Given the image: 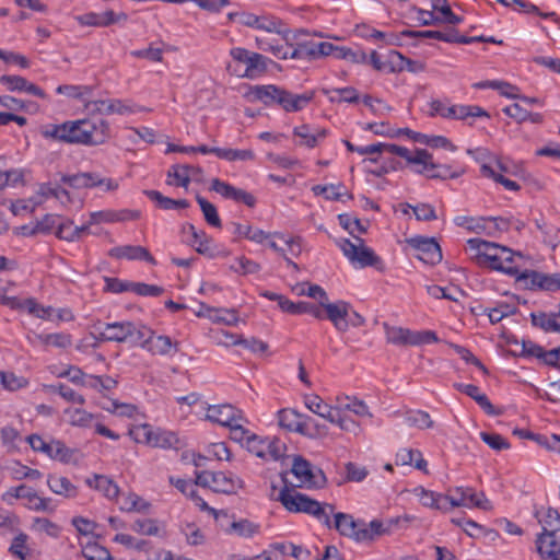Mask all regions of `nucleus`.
<instances>
[{"label": "nucleus", "mask_w": 560, "mask_h": 560, "mask_svg": "<svg viewBox=\"0 0 560 560\" xmlns=\"http://www.w3.org/2000/svg\"><path fill=\"white\" fill-rule=\"evenodd\" d=\"M282 480L284 487L280 491L278 500L289 512L310 514L326 527L335 528L341 536L351 538L357 542L374 541L386 532L383 529L380 520L366 523L363 520H354L351 514L335 513L332 504L320 503L306 494L290 489L287 485L285 475H282Z\"/></svg>", "instance_id": "f257e3e1"}, {"label": "nucleus", "mask_w": 560, "mask_h": 560, "mask_svg": "<svg viewBox=\"0 0 560 560\" xmlns=\"http://www.w3.org/2000/svg\"><path fill=\"white\" fill-rule=\"evenodd\" d=\"M467 249L479 266L504 272L517 279L525 267V257L520 252L490 243L481 238H469Z\"/></svg>", "instance_id": "f03ea898"}, {"label": "nucleus", "mask_w": 560, "mask_h": 560, "mask_svg": "<svg viewBox=\"0 0 560 560\" xmlns=\"http://www.w3.org/2000/svg\"><path fill=\"white\" fill-rule=\"evenodd\" d=\"M249 95L253 101L262 102L267 106L277 103L287 112L303 109L314 97L313 92L293 94L276 85H256Z\"/></svg>", "instance_id": "7ed1b4c3"}, {"label": "nucleus", "mask_w": 560, "mask_h": 560, "mask_svg": "<svg viewBox=\"0 0 560 560\" xmlns=\"http://www.w3.org/2000/svg\"><path fill=\"white\" fill-rule=\"evenodd\" d=\"M98 341L128 342L137 346L139 340L148 334L147 326L132 322H114L95 325Z\"/></svg>", "instance_id": "20e7f679"}, {"label": "nucleus", "mask_w": 560, "mask_h": 560, "mask_svg": "<svg viewBox=\"0 0 560 560\" xmlns=\"http://www.w3.org/2000/svg\"><path fill=\"white\" fill-rule=\"evenodd\" d=\"M138 212H130L129 217H122L119 212H91L89 224L73 225L72 221L58 223L56 236L60 240L73 242L86 234H96L91 231V225L100 222H118L124 220L138 219Z\"/></svg>", "instance_id": "39448f33"}, {"label": "nucleus", "mask_w": 560, "mask_h": 560, "mask_svg": "<svg viewBox=\"0 0 560 560\" xmlns=\"http://www.w3.org/2000/svg\"><path fill=\"white\" fill-rule=\"evenodd\" d=\"M196 485L218 493L233 494L243 488L244 482L232 472L203 470L196 472Z\"/></svg>", "instance_id": "423d86ee"}, {"label": "nucleus", "mask_w": 560, "mask_h": 560, "mask_svg": "<svg viewBox=\"0 0 560 560\" xmlns=\"http://www.w3.org/2000/svg\"><path fill=\"white\" fill-rule=\"evenodd\" d=\"M230 56L233 60L246 66L244 72L240 73L237 70H234L233 73L247 79H256L266 73L268 63L271 62V60L266 56L258 52H252L242 47L232 48L230 50Z\"/></svg>", "instance_id": "0eeeda50"}, {"label": "nucleus", "mask_w": 560, "mask_h": 560, "mask_svg": "<svg viewBox=\"0 0 560 560\" xmlns=\"http://www.w3.org/2000/svg\"><path fill=\"white\" fill-rule=\"evenodd\" d=\"M457 225L477 234L494 235L508 230V222L500 217L459 215L455 218Z\"/></svg>", "instance_id": "6e6552de"}, {"label": "nucleus", "mask_w": 560, "mask_h": 560, "mask_svg": "<svg viewBox=\"0 0 560 560\" xmlns=\"http://www.w3.org/2000/svg\"><path fill=\"white\" fill-rule=\"evenodd\" d=\"M291 472L298 479L296 487L322 488L326 483V477L322 469L315 468L301 455H295L292 462Z\"/></svg>", "instance_id": "1a4fd4ad"}, {"label": "nucleus", "mask_w": 560, "mask_h": 560, "mask_svg": "<svg viewBox=\"0 0 560 560\" xmlns=\"http://www.w3.org/2000/svg\"><path fill=\"white\" fill-rule=\"evenodd\" d=\"M339 247L352 265L361 268L375 266L380 261L375 253L363 245V240L360 237H355V242L343 238L339 242Z\"/></svg>", "instance_id": "9d476101"}, {"label": "nucleus", "mask_w": 560, "mask_h": 560, "mask_svg": "<svg viewBox=\"0 0 560 560\" xmlns=\"http://www.w3.org/2000/svg\"><path fill=\"white\" fill-rule=\"evenodd\" d=\"M432 115H440L443 118L460 119L474 117H488V113L479 106L470 105H446L441 101H432L430 104Z\"/></svg>", "instance_id": "9b49d317"}, {"label": "nucleus", "mask_w": 560, "mask_h": 560, "mask_svg": "<svg viewBox=\"0 0 560 560\" xmlns=\"http://www.w3.org/2000/svg\"><path fill=\"white\" fill-rule=\"evenodd\" d=\"M517 282L522 283L524 288L529 290H546V291H558L560 290V275H546L542 272L522 269L520 276H517Z\"/></svg>", "instance_id": "f8f14e48"}, {"label": "nucleus", "mask_w": 560, "mask_h": 560, "mask_svg": "<svg viewBox=\"0 0 560 560\" xmlns=\"http://www.w3.org/2000/svg\"><path fill=\"white\" fill-rule=\"evenodd\" d=\"M407 242L417 252L415 256L421 261L435 265L442 260V250L433 238L416 236L407 240Z\"/></svg>", "instance_id": "ddd939ff"}, {"label": "nucleus", "mask_w": 560, "mask_h": 560, "mask_svg": "<svg viewBox=\"0 0 560 560\" xmlns=\"http://www.w3.org/2000/svg\"><path fill=\"white\" fill-rule=\"evenodd\" d=\"M137 441L145 442L153 447L170 448L177 444L178 439L173 432L153 429L148 424L137 431Z\"/></svg>", "instance_id": "4468645a"}, {"label": "nucleus", "mask_w": 560, "mask_h": 560, "mask_svg": "<svg viewBox=\"0 0 560 560\" xmlns=\"http://www.w3.org/2000/svg\"><path fill=\"white\" fill-rule=\"evenodd\" d=\"M61 182L68 184L72 188H92L103 187L104 190H113L116 188V184L109 178H101L94 173H79L74 175H62Z\"/></svg>", "instance_id": "2eb2a0df"}, {"label": "nucleus", "mask_w": 560, "mask_h": 560, "mask_svg": "<svg viewBox=\"0 0 560 560\" xmlns=\"http://www.w3.org/2000/svg\"><path fill=\"white\" fill-rule=\"evenodd\" d=\"M83 119V128L88 133V145H101L112 137L109 122L104 118L86 117Z\"/></svg>", "instance_id": "dca6fc26"}, {"label": "nucleus", "mask_w": 560, "mask_h": 560, "mask_svg": "<svg viewBox=\"0 0 560 560\" xmlns=\"http://www.w3.org/2000/svg\"><path fill=\"white\" fill-rule=\"evenodd\" d=\"M211 189L225 199L234 200L236 203L244 205L248 208L256 206V197L244 190L236 188L229 183L222 182L219 178H214L211 183Z\"/></svg>", "instance_id": "f3484780"}, {"label": "nucleus", "mask_w": 560, "mask_h": 560, "mask_svg": "<svg viewBox=\"0 0 560 560\" xmlns=\"http://www.w3.org/2000/svg\"><path fill=\"white\" fill-rule=\"evenodd\" d=\"M326 313V318L329 319L334 327L340 331L345 332L349 328L348 317L351 305L342 300H339L335 303H323L322 306Z\"/></svg>", "instance_id": "a211bd4d"}, {"label": "nucleus", "mask_w": 560, "mask_h": 560, "mask_svg": "<svg viewBox=\"0 0 560 560\" xmlns=\"http://www.w3.org/2000/svg\"><path fill=\"white\" fill-rule=\"evenodd\" d=\"M207 419L223 427L232 425L235 421H242V411L230 404L209 406Z\"/></svg>", "instance_id": "6ab92c4d"}, {"label": "nucleus", "mask_w": 560, "mask_h": 560, "mask_svg": "<svg viewBox=\"0 0 560 560\" xmlns=\"http://www.w3.org/2000/svg\"><path fill=\"white\" fill-rule=\"evenodd\" d=\"M147 330L148 334L143 335V338L139 340L137 346H140L152 354L158 355H167L172 352L173 341L168 336H155L154 331L149 327H147Z\"/></svg>", "instance_id": "aec40b11"}, {"label": "nucleus", "mask_w": 560, "mask_h": 560, "mask_svg": "<svg viewBox=\"0 0 560 560\" xmlns=\"http://www.w3.org/2000/svg\"><path fill=\"white\" fill-rule=\"evenodd\" d=\"M128 16L126 13L121 12L117 14L112 10L102 13L90 12L77 18L81 25L96 27H104L115 23L126 22Z\"/></svg>", "instance_id": "412c9836"}, {"label": "nucleus", "mask_w": 560, "mask_h": 560, "mask_svg": "<svg viewBox=\"0 0 560 560\" xmlns=\"http://www.w3.org/2000/svg\"><path fill=\"white\" fill-rule=\"evenodd\" d=\"M536 550L542 560H560V537L555 533H540L536 538Z\"/></svg>", "instance_id": "4be33fe9"}, {"label": "nucleus", "mask_w": 560, "mask_h": 560, "mask_svg": "<svg viewBox=\"0 0 560 560\" xmlns=\"http://www.w3.org/2000/svg\"><path fill=\"white\" fill-rule=\"evenodd\" d=\"M454 387L472 398L487 415L499 416L502 413V409L494 407L487 395L480 392L478 386L472 384L455 383Z\"/></svg>", "instance_id": "5701e85b"}, {"label": "nucleus", "mask_w": 560, "mask_h": 560, "mask_svg": "<svg viewBox=\"0 0 560 560\" xmlns=\"http://www.w3.org/2000/svg\"><path fill=\"white\" fill-rule=\"evenodd\" d=\"M278 423L281 428L291 432L308 434L307 422L304 416L293 409H281L278 411Z\"/></svg>", "instance_id": "b1692460"}, {"label": "nucleus", "mask_w": 560, "mask_h": 560, "mask_svg": "<svg viewBox=\"0 0 560 560\" xmlns=\"http://www.w3.org/2000/svg\"><path fill=\"white\" fill-rule=\"evenodd\" d=\"M198 316L208 317L211 322L234 326L238 322L237 312L234 308H215L203 303L200 304Z\"/></svg>", "instance_id": "393cba45"}, {"label": "nucleus", "mask_w": 560, "mask_h": 560, "mask_svg": "<svg viewBox=\"0 0 560 560\" xmlns=\"http://www.w3.org/2000/svg\"><path fill=\"white\" fill-rule=\"evenodd\" d=\"M0 83L4 84L9 91H25L39 98H47V94L43 89L20 75H0Z\"/></svg>", "instance_id": "a878e982"}, {"label": "nucleus", "mask_w": 560, "mask_h": 560, "mask_svg": "<svg viewBox=\"0 0 560 560\" xmlns=\"http://www.w3.org/2000/svg\"><path fill=\"white\" fill-rule=\"evenodd\" d=\"M58 225V218L54 213H46L42 220L30 222L18 228V233L22 236H34L37 234H47Z\"/></svg>", "instance_id": "bb28decb"}, {"label": "nucleus", "mask_w": 560, "mask_h": 560, "mask_svg": "<svg viewBox=\"0 0 560 560\" xmlns=\"http://www.w3.org/2000/svg\"><path fill=\"white\" fill-rule=\"evenodd\" d=\"M109 256L114 258H126L129 260H145L152 265H155V259L149 253L145 247L139 245H125L113 247L109 250Z\"/></svg>", "instance_id": "cd10ccee"}, {"label": "nucleus", "mask_w": 560, "mask_h": 560, "mask_svg": "<svg viewBox=\"0 0 560 560\" xmlns=\"http://www.w3.org/2000/svg\"><path fill=\"white\" fill-rule=\"evenodd\" d=\"M293 135L299 137L300 145L315 148L319 141L326 138L327 130L324 128H312L310 125H302L293 129Z\"/></svg>", "instance_id": "c85d7f7f"}, {"label": "nucleus", "mask_w": 560, "mask_h": 560, "mask_svg": "<svg viewBox=\"0 0 560 560\" xmlns=\"http://www.w3.org/2000/svg\"><path fill=\"white\" fill-rule=\"evenodd\" d=\"M54 198L60 201L63 207L73 205L69 191L60 187H52L50 184H43L39 186L35 206L42 205L44 199Z\"/></svg>", "instance_id": "c756f323"}, {"label": "nucleus", "mask_w": 560, "mask_h": 560, "mask_svg": "<svg viewBox=\"0 0 560 560\" xmlns=\"http://www.w3.org/2000/svg\"><path fill=\"white\" fill-rule=\"evenodd\" d=\"M383 328L385 330L386 341L388 343H393L395 346H413V330L390 326L387 323L383 324Z\"/></svg>", "instance_id": "7c9ffc66"}, {"label": "nucleus", "mask_w": 560, "mask_h": 560, "mask_svg": "<svg viewBox=\"0 0 560 560\" xmlns=\"http://www.w3.org/2000/svg\"><path fill=\"white\" fill-rule=\"evenodd\" d=\"M396 155L404 158L408 164L415 167L413 171L416 168H421L422 165H424V168L433 167V165L431 164L432 154L424 149H417L415 152H411L405 147H399V150L396 153Z\"/></svg>", "instance_id": "2f4dec72"}, {"label": "nucleus", "mask_w": 560, "mask_h": 560, "mask_svg": "<svg viewBox=\"0 0 560 560\" xmlns=\"http://www.w3.org/2000/svg\"><path fill=\"white\" fill-rule=\"evenodd\" d=\"M396 155L404 158L408 164L415 167L413 171L416 168H421L422 165H424V168L433 167V165L431 164L432 154L424 149H417L415 152H411L405 147H399V150L396 153Z\"/></svg>", "instance_id": "473e14b6"}, {"label": "nucleus", "mask_w": 560, "mask_h": 560, "mask_svg": "<svg viewBox=\"0 0 560 560\" xmlns=\"http://www.w3.org/2000/svg\"><path fill=\"white\" fill-rule=\"evenodd\" d=\"M47 485L54 493L65 498H75L78 495V488L67 477L49 475Z\"/></svg>", "instance_id": "72a5a7b5"}, {"label": "nucleus", "mask_w": 560, "mask_h": 560, "mask_svg": "<svg viewBox=\"0 0 560 560\" xmlns=\"http://www.w3.org/2000/svg\"><path fill=\"white\" fill-rule=\"evenodd\" d=\"M199 168L190 165H173L167 172V184L177 187H187L190 182V174Z\"/></svg>", "instance_id": "f704fd0d"}, {"label": "nucleus", "mask_w": 560, "mask_h": 560, "mask_svg": "<svg viewBox=\"0 0 560 560\" xmlns=\"http://www.w3.org/2000/svg\"><path fill=\"white\" fill-rule=\"evenodd\" d=\"M83 455L78 448H70L63 442L55 441V450L51 459L59 460L63 464L78 465Z\"/></svg>", "instance_id": "c9c22d12"}, {"label": "nucleus", "mask_w": 560, "mask_h": 560, "mask_svg": "<svg viewBox=\"0 0 560 560\" xmlns=\"http://www.w3.org/2000/svg\"><path fill=\"white\" fill-rule=\"evenodd\" d=\"M66 143L88 145V133L83 128V119L65 121Z\"/></svg>", "instance_id": "e433bc0d"}, {"label": "nucleus", "mask_w": 560, "mask_h": 560, "mask_svg": "<svg viewBox=\"0 0 560 560\" xmlns=\"http://www.w3.org/2000/svg\"><path fill=\"white\" fill-rule=\"evenodd\" d=\"M305 406L317 416L328 420L329 422L334 421L335 412L337 411V406L332 407L326 404L318 395H311L305 397Z\"/></svg>", "instance_id": "4c0bfd02"}, {"label": "nucleus", "mask_w": 560, "mask_h": 560, "mask_svg": "<svg viewBox=\"0 0 560 560\" xmlns=\"http://www.w3.org/2000/svg\"><path fill=\"white\" fill-rule=\"evenodd\" d=\"M468 154H470L478 163H480V172L483 176L490 177L495 175V170L492 164L497 155H493L489 150L485 148L468 150Z\"/></svg>", "instance_id": "58836bf2"}, {"label": "nucleus", "mask_w": 560, "mask_h": 560, "mask_svg": "<svg viewBox=\"0 0 560 560\" xmlns=\"http://www.w3.org/2000/svg\"><path fill=\"white\" fill-rule=\"evenodd\" d=\"M186 231H190V237H186V242L192 246L197 245L198 253L207 254L210 250L209 240L203 231L197 230L192 224H185L182 229L183 235H186Z\"/></svg>", "instance_id": "ea45409f"}, {"label": "nucleus", "mask_w": 560, "mask_h": 560, "mask_svg": "<svg viewBox=\"0 0 560 560\" xmlns=\"http://www.w3.org/2000/svg\"><path fill=\"white\" fill-rule=\"evenodd\" d=\"M260 526L249 520L233 521L224 528L228 534H235L243 538H250L259 532Z\"/></svg>", "instance_id": "a19ab883"}, {"label": "nucleus", "mask_w": 560, "mask_h": 560, "mask_svg": "<svg viewBox=\"0 0 560 560\" xmlns=\"http://www.w3.org/2000/svg\"><path fill=\"white\" fill-rule=\"evenodd\" d=\"M257 24V30L279 34L283 39L289 40V31L284 28V23L280 19L272 15H258Z\"/></svg>", "instance_id": "79ce46f5"}, {"label": "nucleus", "mask_w": 560, "mask_h": 560, "mask_svg": "<svg viewBox=\"0 0 560 560\" xmlns=\"http://www.w3.org/2000/svg\"><path fill=\"white\" fill-rule=\"evenodd\" d=\"M86 483L103 492L108 499H115L119 493L118 486L112 479L103 475H95L93 479H88Z\"/></svg>", "instance_id": "37998d69"}, {"label": "nucleus", "mask_w": 560, "mask_h": 560, "mask_svg": "<svg viewBox=\"0 0 560 560\" xmlns=\"http://www.w3.org/2000/svg\"><path fill=\"white\" fill-rule=\"evenodd\" d=\"M419 497L420 502L423 506L440 510L443 512L450 511L447 498L445 497V494L421 489Z\"/></svg>", "instance_id": "c03bdc74"}, {"label": "nucleus", "mask_w": 560, "mask_h": 560, "mask_svg": "<svg viewBox=\"0 0 560 560\" xmlns=\"http://www.w3.org/2000/svg\"><path fill=\"white\" fill-rule=\"evenodd\" d=\"M23 494L25 497H22V499L27 500L26 506L30 510H34L37 512H52L54 508L49 505L50 499L49 498H43L38 495V493L32 489L31 487H27L25 485V491H23Z\"/></svg>", "instance_id": "a18cd8bd"}, {"label": "nucleus", "mask_w": 560, "mask_h": 560, "mask_svg": "<svg viewBox=\"0 0 560 560\" xmlns=\"http://www.w3.org/2000/svg\"><path fill=\"white\" fill-rule=\"evenodd\" d=\"M337 402V409L341 410L342 412L350 411L359 417H371L366 404L363 400H360L355 397L346 396L343 398H338Z\"/></svg>", "instance_id": "49530a36"}, {"label": "nucleus", "mask_w": 560, "mask_h": 560, "mask_svg": "<svg viewBox=\"0 0 560 560\" xmlns=\"http://www.w3.org/2000/svg\"><path fill=\"white\" fill-rule=\"evenodd\" d=\"M338 220L340 225L354 236V238L357 237L355 233H365L369 226L368 221H361L357 217L352 215V212H341L338 215Z\"/></svg>", "instance_id": "de8ad7c7"}, {"label": "nucleus", "mask_w": 560, "mask_h": 560, "mask_svg": "<svg viewBox=\"0 0 560 560\" xmlns=\"http://www.w3.org/2000/svg\"><path fill=\"white\" fill-rule=\"evenodd\" d=\"M471 493L472 488L470 487H456L454 489H450L447 494H445L450 510L458 506L469 508Z\"/></svg>", "instance_id": "09e8293b"}, {"label": "nucleus", "mask_w": 560, "mask_h": 560, "mask_svg": "<svg viewBox=\"0 0 560 560\" xmlns=\"http://www.w3.org/2000/svg\"><path fill=\"white\" fill-rule=\"evenodd\" d=\"M145 195L155 202V206L164 210H171L174 208H188L189 202L186 199H172L164 197L156 190H147Z\"/></svg>", "instance_id": "8fccbe9b"}, {"label": "nucleus", "mask_w": 560, "mask_h": 560, "mask_svg": "<svg viewBox=\"0 0 560 560\" xmlns=\"http://www.w3.org/2000/svg\"><path fill=\"white\" fill-rule=\"evenodd\" d=\"M405 422L408 427H416L418 429H431L434 425V421L431 419L427 411L412 410L406 413Z\"/></svg>", "instance_id": "3c124183"}, {"label": "nucleus", "mask_w": 560, "mask_h": 560, "mask_svg": "<svg viewBox=\"0 0 560 560\" xmlns=\"http://www.w3.org/2000/svg\"><path fill=\"white\" fill-rule=\"evenodd\" d=\"M532 324L536 327L544 329L545 331L560 332V323L557 320V316L547 315L546 313H532Z\"/></svg>", "instance_id": "603ef678"}, {"label": "nucleus", "mask_w": 560, "mask_h": 560, "mask_svg": "<svg viewBox=\"0 0 560 560\" xmlns=\"http://www.w3.org/2000/svg\"><path fill=\"white\" fill-rule=\"evenodd\" d=\"M230 269L236 273L246 276L260 271V265L245 256H240L233 259Z\"/></svg>", "instance_id": "864d4df0"}, {"label": "nucleus", "mask_w": 560, "mask_h": 560, "mask_svg": "<svg viewBox=\"0 0 560 560\" xmlns=\"http://www.w3.org/2000/svg\"><path fill=\"white\" fill-rule=\"evenodd\" d=\"M431 164L433 165L432 168L425 167L422 165L421 168H416L415 172L419 174L425 175L428 178H440V179H446V178H456L458 176V173H452L448 166H442L440 164H435L433 162V159L431 158Z\"/></svg>", "instance_id": "5fc2aeb1"}, {"label": "nucleus", "mask_w": 560, "mask_h": 560, "mask_svg": "<svg viewBox=\"0 0 560 560\" xmlns=\"http://www.w3.org/2000/svg\"><path fill=\"white\" fill-rule=\"evenodd\" d=\"M65 413L69 417V423L74 427L88 428L94 419V415L80 408H68Z\"/></svg>", "instance_id": "6e6d98bb"}, {"label": "nucleus", "mask_w": 560, "mask_h": 560, "mask_svg": "<svg viewBox=\"0 0 560 560\" xmlns=\"http://www.w3.org/2000/svg\"><path fill=\"white\" fill-rule=\"evenodd\" d=\"M36 338L44 345H51L56 348H68L72 345L71 335L66 332H54L36 335Z\"/></svg>", "instance_id": "4d7b16f0"}, {"label": "nucleus", "mask_w": 560, "mask_h": 560, "mask_svg": "<svg viewBox=\"0 0 560 560\" xmlns=\"http://www.w3.org/2000/svg\"><path fill=\"white\" fill-rule=\"evenodd\" d=\"M82 556L86 560H114L108 549L97 542H89L82 548Z\"/></svg>", "instance_id": "13d9d810"}, {"label": "nucleus", "mask_w": 560, "mask_h": 560, "mask_svg": "<svg viewBox=\"0 0 560 560\" xmlns=\"http://www.w3.org/2000/svg\"><path fill=\"white\" fill-rule=\"evenodd\" d=\"M46 388L50 393H58L65 400L78 405H84L85 398L65 384L49 385Z\"/></svg>", "instance_id": "bf43d9fd"}, {"label": "nucleus", "mask_w": 560, "mask_h": 560, "mask_svg": "<svg viewBox=\"0 0 560 560\" xmlns=\"http://www.w3.org/2000/svg\"><path fill=\"white\" fill-rule=\"evenodd\" d=\"M418 517L410 514H405L401 516H396L387 520L386 522H382V527L386 532L383 533V535H389L394 527L398 528H408L412 523L418 522Z\"/></svg>", "instance_id": "052dcab7"}, {"label": "nucleus", "mask_w": 560, "mask_h": 560, "mask_svg": "<svg viewBox=\"0 0 560 560\" xmlns=\"http://www.w3.org/2000/svg\"><path fill=\"white\" fill-rule=\"evenodd\" d=\"M402 37H409V38H434L438 40H441L442 32L441 31H410L405 30L400 32L399 35H390V39L388 40V44H396V40Z\"/></svg>", "instance_id": "680f3d73"}, {"label": "nucleus", "mask_w": 560, "mask_h": 560, "mask_svg": "<svg viewBox=\"0 0 560 560\" xmlns=\"http://www.w3.org/2000/svg\"><path fill=\"white\" fill-rule=\"evenodd\" d=\"M218 152V158L226 161H252L255 159V153L247 150H238V149H221Z\"/></svg>", "instance_id": "e2e57ef3"}, {"label": "nucleus", "mask_w": 560, "mask_h": 560, "mask_svg": "<svg viewBox=\"0 0 560 560\" xmlns=\"http://www.w3.org/2000/svg\"><path fill=\"white\" fill-rule=\"evenodd\" d=\"M131 529L140 535L156 536L160 533L159 523L152 518L136 520Z\"/></svg>", "instance_id": "0e129e2a"}, {"label": "nucleus", "mask_w": 560, "mask_h": 560, "mask_svg": "<svg viewBox=\"0 0 560 560\" xmlns=\"http://www.w3.org/2000/svg\"><path fill=\"white\" fill-rule=\"evenodd\" d=\"M92 88L88 85H71L63 84L59 85L56 89L58 94H63L71 98L83 100L84 96L90 95L92 93Z\"/></svg>", "instance_id": "69168bd1"}, {"label": "nucleus", "mask_w": 560, "mask_h": 560, "mask_svg": "<svg viewBox=\"0 0 560 560\" xmlns=\"http://www.w3.org/2000/svg\"><path fill=\"white\" fill-rule=\"evenodd\" d=\"M266 448L267 458L272 460H279L284 456L287 451L285 444L277 438L266 439Z\"/></svg>", "instance_id": "338daca9"}, {"label": "nucleus", "mask_w": 560, "mask_h": 560, "mask_svg": "<svg viewBox=\"0 0 560 560\" xmlns=\"http://www.w3.org/2000/svg\"><path fill=\"white\" fill-rule=\"evenodd\" d=\"M540 523L544 524L542 533L560 532V513L558 510L549 508Z\"/></svg>", "instance_id": "774afa93"}]
</instances>
